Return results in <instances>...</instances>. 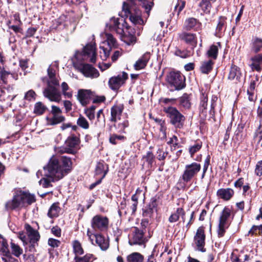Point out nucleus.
Segmentation results:
<instances>
[{"instance_id": "1", "label": "nucleus", "mask_w": 262, "mask_h": 262, "mask_svg": "<svg viewBox=\"0 0 262 262\" xmlns=\"http://www.w3.org/2000/svg\"><path fill=\"white\" fill-rule=\"evenodd\" d=\"M72 163L70 158L61 157L58 159L53 156L51 158L48 164L43 167V176L50 178L52 181H58L71 170Z\"/></svg>"}, {"instance_id": "2", "label": "nucleus", "mask_w": 262, "mask_h": 262, "mask_svg": "<svg viewBox=\"0 0 262 262\" xmlns=\"http://www.w3.org/2000/svg\"><path fill=\"white\" fill-rule=\"evenodd\" d=\"M57 69L58 63L56 62L49 67L47 70L48 77L42 78V81L47 79V88L43 91V95L50 101L59 102L61 99V94L56 88L59 85V81L56 77Z\"/></svg>"}, {"instance_id": "3", "label": "nucleus", "mask_w": 262, "mask_h": 262, "mask_svg": "<svg viewBox=\"0 0 262 262\" xmlns=\"http://www.w3.org/2000/svg\"><path fill=\"white\" fill-rule=\"evenodd\" d=\"M35 201L34 195L20 191L15 195L12 200L6 203V208L8 210H12L21 208L26 204L30 205Z\"/></svg>"}, {"instance_id": "4", "label": "nucleus", "mask_w": 262, "mask_h": 262, "mask_svg": "<svg viewBox=\"0 0 262 262\" xmlns=\"http://www.w3.org/2000/svg\"><path fill=\"white\" fill-rule=\"evenodd\" d=\"M163 111L170 119V122L172 124L177 128L183 127L185 118L177 108L172 106L164 107Z\"/></svg>"}, {"instance_id": "5", "label": "nucleus", "mask_w": 262, "mask_h": 262, "mask_svg": "<svg viewBox=\"0 0 262 262\" xmlns=\"http://www.w3.org/2000/svg\"><path fill=\"white\" fill-rule=\"evenodd\" d=\"M106 40L102 41L100 45V56L102 60H105L110 56V53L112 48L117 46V40L110 33H105Z\"/></svg>"}, {"instance_id": "6", "label": "nucleus", "mask_w": 262, "mask_h": 262, "mask_svg": "<svg viewBox=\"0 0 262 262\" xmlns=\"http://www.w3.org/2000/svg\"><path fill=\"white\" fill-rule=\"evenodd\" d=\"M201 169V164L196 162H192L191 164L186 165L181 177L182 181L184 183L190 182L197 176Z\"/></svg>"}, {"instance_id": "7", "label": "nucleus", "mask_w": 262, "mask_h": 262, "mask_svg": "<svg viewBox=\"0 0 262 262\" xmlns=\"http://www.w3.org/2000/svg\"><path fill=\"white\" fill-rule=\"evenodd\" d=\"M123 11L126 16L129 17V19L134 24H140L143 21L141 18V13L139 9L135 5H129L127 3H123Z\"/></svg>"}, {"instance_id": "8", "label": "nucleus", "mask_w": 262, "mask_h": 262, "mask_svg": "<svg viewBox=\"0 0 262 262\" xmlns=\"http://www.w3.org/2000/svg\"><path fill=\"white\" fill-rule=\"evenodd\" d=\"M168 83L176 90H179L185 86V77L179 72H171L167 77Z\"/></svg>"}, {"instance_id": "9", "label": "nucleus", "mask_w": 262, "mask_h": 262, "mask_svg": "<svg viewBox=\"0 0 262 262\" xmlns=\"http://www.w3.org/2000/svg\"><path fill=\"white\" fill-rule=\"evenodd\" d=\"M231 215L230 209L225 207L223 210L219 219L217 233L219 237L224 236L226 229L228 227L229 224L228 219Z\"/></svg>"}, {"instance_id": "10", "label": "nucleus", "mask_w": 262, "mask_h": 262, "mask_svg": "<svg viewBox=\"0 0 262 262\" xmlns=\"http://www.w3.org/2000/svg\"><path fill=\"white\" fill-rule=\"evenodd\" d=\"M74 66L78 71L81 72L86 77L93 79L96 78L99 76L98 70L89 64H75Z\"/></svg>"}, {"instance_id": "11", "label": "nucleus", "mask_w": 262, "mask_h": 262, "mask_svg": "<svg viewBox=\"0 0 262 262\" xmlns=\"http://www.w3.org/2000/svg\"><path fill=\"white\" fill-rule=\"evenodd\" d=\"M108 218L101 215L94 216L91 221L92 227L96 231L106 230L108 227Z\"/></svg>"}, {"instance_id": "12", "label": "nucleus", "mask_w": 262, "mask_h": 262, "mask_svg": "<svg viewBox=\"0 0 262 262\" xmlns=\"http://www.w3.org/2000/svg\"><path fill=\"white\" fill-rule=\"evenodd\" d=\"M128 78V74L122 72L117 76L112 77L108 80V85L113 90H118Z\"/></svg>"}, {"instance_id": "13", "label": "nucleus", "mask_w": 262, "mask_h": 262, "mask_svg": "<svg viewBox=\"0 0 262 262\" xmlns=\"http://www.w3.org/2000/svg\"><path fill=\"white\" fill-rule=\"evenodd\" d=\"M25 229L27 231L28 240L29 239V242L31 244L29 250L31 252H33L35 251V246L36 245H37V242L40 238L39 234L37 230L33 229L31 226L28 224L25 225Z\"/></svg>"}, {"instance_id": "14", "label": "nucleus", "mask_w": 262, "mask_h": 262, "mask_svg": "<svg viewBox=\"0 0 262 262\" xmlns=\"http://www.w3.org/2000/svg\"><path fill=\"white\" fill-rule=\"evenodd\" d=\"M205 234L204 227H200L196 232L194 237V242L197 247L198 250L201 252H205L204 246L205 244Z\"/></svg>"}, {"instance_id": "15", "label": "nucleus", "mask_w": 262, "mask_h": 262, "mask_svg": "<svg viewBox=\"0 0 262 262\" xmlns=\"http://www.w3.org/2000/svg\"><path fill=\"white\" fill-rule=\"evenodd\" d=\"M79 143V139L74 136L69 137L66 141L64 152L69 154H74Z\"/></svg>"}, {"instance_id": "16", "label": "nucleus", "mask_w": 262, "mask_h": 262, "mask_svg": "<svg viewBox=\"0 0 262 262\" xmlns=\"http://www.w3.org/2000/svg\"><path fill=\"white\" fill-rule=\"evenodd\" d=\"M202 24L196 19L191 17L186 19L184 29L187 31H200L201 29Z\"/></svg>"}, {"instance_id": "17", "label": "nucleus", "mask_w": 262, "mask_h": 262, "mask_svg": "<svg viewBox=\"0 0 262 262\" xmlns=\"http://www.w3.org/2000/svg\"><path fill=\"white\" fill-rule=\"evenodd\" d=\"M145 239L143 236V232L137 228H133L132 237L129 240V244L132 245H141L144 243Z\"/></svg>"}, {"instance_id": "18", "label": "nucleus", "mask_w": 262, "mask_h": 262, "mask_svg": "<svg viewBox=\"0 0 262 262\" xmlns=\"http://www.w3.org/2000/svg\"><path fill=\"white\" fill-rule=\"evenodd\" d=\"M180 40L184 41L187 44L195 46L197 43V38L195 34L182 32L178 34Z\"/></svg>"}, {"instance_id": "19", "label": "nucleus", "mask_w": 262, "mask_h": 262, "mask_svg": "<svg viewBox=\"0 0 262 262\" xmlns=\"http://www.w3.org/2000/svg\"><path fill=\"white\" fill-rule=\"evenodd\" d=\"M123 110L124 106L122 104L113 105L111 108L110 121L112 122H116L120 120Z\"/></svg>"}, {"instance_id": "20", "label": "nucleus", "mask_w": 262, "mask_h": 262, "mask_svg": "<svg viewBox=\"0 0 262 262\" xmlns=\"http://www.w3.org/2000/svg\"><path fill=\"white\" fill-rule=\"evenodd\" d=\"M106 27L111 30L115 31L119 34H122L124 32L123 25L119 22L118 18H111L109 23L107 24Z\"/></svg>"}, {"instance_id": "21", "label": "nucleus", "mask_w": 262, "mask_h": 262, "mask_svg": "<svg viewBox=\"0 0 262 262\" xmlns=\"http://www.w3.org/2000/svg\"><path fill=\"white\" fill-rule=\"evenodd\" d=\"M16 96V94L12 88H4L1 91L0 99L3 101H12Z\"/></svg>"}, {"instance_id": "22", "label": "nucleus", "mask_w": 262, "mask_h": 262, "mask_svg": "<svg viewBox=\"0 0 262 262\" xmlns=\"http://www.w3.org/2000/svg\"><path fill=\"white\" fill-rule=\"evenodd\" d=\"M241 76L240 69L235 65H232L229 72L228 79L236 83L240 81Z\"/></svg>"}, {"instance_id": "23", "label": "nucleus", "mask_w": 262, "mask_h": 262, "mask_svg": "<svg viewBox=\"0 0 262 262\" xmlns=\"http://www.w3.org/2000/svg\"><path fill=\"white\" fill-rule=\"evenodd\" d=\"M83 55L90 57V61L95 63L96 61V53L94 45L88 44L83 48Z\"/></svg>"}, {"instance_id": "24", "label": "nucleus", "mask_w": 262, "mask_h": 262, "mask_svg": "<svg viewBox=\"0 0 262 262\" xmlns=\"http://www.w3.org/2000/svg\"><path fill=\"white\" fill-rule=\"evenodd\" d=\"M180 217L183 222L184 223L185 222V212L181 207L178 208L174 212L171 213L168 218V221L171 223H175L179 220Z\"/></svg>"}, {"instance_id": "25", "label": "nucleus", "mask_w": 262, "mask_h": 262, "mask_svg": "<svg viewBox=\"0 0 262 262\" xmlns=\"http://www.w3.org/2000/svg\"><path fill=\"white\" fill-rule=\"evenodd\" d=\"M150 59L149 53H144L134 64V67L136 70H140L144 69L147 65Z\"/></svg>"}, {"instance_id": "26", "label": "nucleus", "mask_w": 262, "mask_h": 262, "mask_svg": "<svg viewBox=\"0 0 262 262\" xmlns=\"http://www.w3.org/2000/svg\"><path fill=\"white\" fill-rule=\"evenodd\" d=\"M91 92L88 90H79L78 92V99L82 105L87 104L91 97Z\"/></svg>"}, {"instance_id": "27", "label": "nucleus", "mask_w": 262, "mask_h": 262, "mask_svg": "<svg viewBox=\"0 0 262 262\" xmlns=\"http://www.w3.org/2000/svg\"><path fill=\"white\" fill-rule=\"evenodd\" d=\"M217 195L220 198L225 200H229L234 194V191L233 189L228 188H221L217 191Z\"/></svg>"}, {"instance_id": "28", "label": "nucleus", "mask_w": 262, "mask_h": 262, "mask_svg": "<svg viewBox=\"0 0 262 262\" xmlns=\"http://www.w3.org/2000/svg\"><path fill=\"white\" fill-rule=\"evenodd\" d=\"M252 63L250 67L253 71L260 72L262 70V54H258L251 58Z\"/></svg>"}, {"instance_id": "29", "label": "nucleus", "mask_w": 262, "mask_h": 262, "mask_svg": "<svg viewBox=\"0 0 262 262\" xmlns=\"http://www.w3.org/2000/svg\"><path fill=\"white\" fill-rule=\"evenodd\" d=\"M179 102L180 107L185 110H188L191 107L190 96L186 93L179 98Z\"/></svg>"}, {"instance_id": "30", "label": "nucleus", "mask_w": 262, "mask_h": 262, "mask_svg": "<svg viewBox=\"0 0 262 262\" xmlns=\"http://www.w3.org/2000/svg\"><path fill=\"white\" fill-rule=\"evenodd\" d=\"M226 17L225 16H220L216 28L215 35L217 37H220L223 32L226 29Z\"/></svg>"}, {"instance_id": "31", "label": "nucleus", "mask_w": 262, "mask_h": 262, "mask_svg": "<svg viewBox=\"0 0 262 262\" xmlns=\"http://www.w3.org/2000/svg\"><path fill=\"white\" fill-rule=\"evenodd\" d=\"M95 239L97 244L100 247L102 250H106L109 246L108 242L107 239H105L101 234H96L95 236Z\"/></svg>"}, {"instance_id": "32", "label": "nucleus", "mask_w": 262, "mask_h": 262, "mask_svg": "<svg viewBox=\"0 0 262 262\" xmlns=\"http://www.w3.org/2000/svg\"><path fill=\"white\" fill-rule=\"evenodd\" d=\"M0 253L3 257H5L10 254L7 240L1 235H0Z\"/></svg>"}, {"instance_id": "33", "label": "nucleus", "mask_w": 262, "mask_h": 262, "mask_svg": "<svg viewBox=\"0 0 262 262\" xmlns=\"http://www.w3.org/2000/svg\"><path fill=\"white\" fill-rule=\"evenodd\" d=\"M144 256L138 252H133L126 257V262H143Z\"/></svg>"}, {"instance_id": "34", "label": "nucleus", "mask_w": 262, "mask_h": 262, "mask_svg": "<svg viewBox=\"0 0 262 262\" xmlns=\"http://www.w3.org/2000/svg\"><path fill=\"white\" fill-rule=\"evenodd\" d=\"M60 211V208L59 207V203H54L50 207L48 213V215L51 218L57 217L58 216Z\"/></svg>"}, {"instance_id": "35", "label": "nucleus", "mask_w": 262, "mask_h": 262, "mask_svg": "<svg viewBox=\"0 0 262 262\" xmlns=\"http://www.w3.org/2000/svg\"><path fill=\"white\" fill-rule=\"evenodd\" d=\"M213 62L211 60L202 62L200 70L204 74H208L212 69Z\"/></svg>"}, {"instance_id": "36", "label": "nucleus", "mask_w": 262, "mask_h": 262, "mask_svg": "<svg viewBox=\"0 0 262 262\" xmlns=\"http://www.w3.org/2000/svg\"><path fill=\"white\" fill-rule=\"evenodd\" d=\"M47 110V106L41 102H37L34 105V113L38 115L43 114Z\"/></svg>"}, {"instance_id": "37", "label": "nucleus", "mask_w": 262, "mask_h": 262, "mask_svg": "<svg viewBox=\"0 0 262 262\" xmlns=\"http://www.w3.org/2000/svg\"><path fill=\"white\" fill-rule=\"evenodd\" d=\"M94 255L92 254H86L83 256H75V262H93L95 259Z\"/></svg>"}, {"instance_id": "38", "label": "nucleus", "mask_w": 262, "mask_h": 262, "mask_svg": "<svg viewBox=\"0 0 262 262\" xmlns=\"http://www.w3.org/2000/svg\"><path fill=\"white\" fill-rule=\"evenodd\" d=\"M73 251L76 256L81 255L83 253V249L81 243L77 240H75L72 243Z\"/></svg>"}, {"instance_id": "39", "label": "nucleus", "mask_w": 262, "mask_h": 262, "mask_svg": "<svg viewBox=\"0 0 262 262\" xmlns=\"http://www.w3.org/2000/svg\"><path fill=\"white\" fill-rule=\"evenodd\" d=\"M200 110L202 113L206 110L207 106L208 101V95L206 93L202 92L201 98H200Z\"/></svg>"}, {"instance_id": "40", "label": "nucleus", "mask_w": 262, "mask_h": 262, "mask_svg": "<svg viewBox=\"0 0 262 262\" xmlns=\"http://www.w3.org/2000/svg\"><path fill=\"white\" fill-rule=\"evenodd\" d=\"M65 118L61 114L53 115V117L49 119L48 123L50 125H55L63 122Z\"/></svg>"}, {"instance_id": "41", "label": "nucleus", "mask_w": 262, "mask_h": 262, "mask_svg": "<svg viewBox=\"0 0 262 262\" xmlns=\"http://www.w3.org/2000/svg\"><path fill=\"white\" fill-rule=\"evenodd\" d=\"M11 252L16 257H19L23 252V250L20 247L13 242H11Z\"/></svg>"}, {"instance_id": "42", "label": "nucleus", "mask_w": 262, "mask_h": 262, "mask_svg": "<svg viewBox=\"0 0 262 262\" xmlns=\"http://www.w3.org/2000/svg\"><path fill=\"white\" fill-rule=\"evenodd\" d=\"M156 203L155 201L151 202L148 205V208L143 212V215L147 217H151L154 213V210L156 208Z\"/></svg>"}, {"instance_id": "43", "label": "nucleus", "mask_w": 262, "mask_h": 262, "mask_svg": "<svg viewBox=\"0 0 262 262\" xmlns=\"http://www.w3.org/2000/svg\"><path fill=\"white\" fill-rule=\"evenodd\" d=\"M78 126L84 129H88L89 128V123L87 120L81 115H80L77 120Z\"/></svg>"}, {"instance_id": "44", "label": "nucleus", "mask_w": 262, "mask_h": 262, "mask_svg": "<svg viewBox=\"0 0 262 262\" xmlns=\"http://www.w3.org/2000/svg\"><path fill=\"white\" fill-rule=\"evenodd\" d=\"M218 50L217 46L212 45L207 51V54L209 57L215 59L217 56Z\"/></svg>"}, {"instance_id": "45", "label": "nucleus", "mask_w": 262, "mask_h": 262, "mask_svg": "<svg viewBox=\"0 0 262 262\" xmlns=\"http://www.w3.org/2000/svg\"><path fill=\"white\" fill-rule=\"evenodd\" d=\"M10 76L13 77V75L4 69L1 70L0 72V78L1 80L3 83L7 84L8 82V79Z\"/></svg>"}, {"instance_id": "46", "label": "nucleus", "mask_w": 262, "mask_h": 262, "mask_svg": "<svg viewBox=\"0 0 262 262\" xmlns=\"http://www.w3.org/2000/svg\"><path fill=\"white\" fill-rule=\"evenodd\" d=\"M61 87L62 94L65 97L70 98L72 97V92H68V91L69 90V86L66 82H63L61 83Z\"/></svg>"}, {"instance_id": "47", "label": "nucleus", "mask_w": 262, "mask_h": 262, "mask_svg": "<svg viewBox=\"0 0 262 262\" xmlns=\"http://www.w3.org/2000/svg\"><path fill=\"white\" fill-rule=\"evenodd\" d=\"M96 174H102L101 179H103L106 174V170H105L104 165L102 163L99 162L97 163L95 170Z\"/></svg>"}, {"instance_id": "48", "label": "nucleus", "mask_w": 262, "mask_h": 262, "mask_svg": "<svg viewBox=\"0 0 262 262\" xmlns=\"http://www.w3.org/2000/svg\"><path fill=\"white\" fill-rule=\"evenodd\" d=\"M199 6L200 8H201L204 12H209L211 8V5L209 2H208L207 0H201Z\"/></svg>"}, {"instance_id": "49", "label": "nucleus", "mask_w": 262, "mask_h": 262, "mask_svg": "<svg viewBox=\"0 0 262 262\" xmlns=\"http://www.w3.org/2000/svg\"><path fill=\"white\" fill-rule=\"evenodd\" d=\"M125 139V137L123 136L117 135L116 134H112L110 137L109 141L111 143L115 145L118 143L117 141H118V140L123 141Z\"/></svg>"}, {"instance_id": "50", "label": "nucleus", "mask_w": 262, "mask_h": 262, "mask_svg": "<svg viewBox=\"0 0 262 262\" xmlns=\"http://www.w3.org/2000/svg\"><path fill=\"white\" fill-rule=\"evenodd\" d=\"M262 235V225L259 226H253L249 231V234H257Z\"/></svg>"}, {"instance_id": "51", "label": "nucleus", "mask_w": 262, "mask_h": 262, "mask_svg": "<svg viewBox=\"0 0 262 262\" xmlns=\"http://www.w3.org/2000/svg\"><path fill=\"white\" fill-rule=\"evenodd\" d=\"M262 48V40L259 38H256L253 42V50L255 53L260 51Z\"/></svg>"}, {"instance_id": "52", "label": "nucleus", "mask_w": 262, "mask_h": 262, "mask_svg": "<svg viewBox=\"0 0 262 262\" xmlns=\"http://www.w3.org/2000/svg\"><path fill=\"white\" fill-rule=\"evenodd\" d=\"M202 147V143H197L195 144L194 145L191 146L189 148V151L190 152V154L191 155V157H193L194 154L199 151Z\"/></svg>"}, {"instance_id": "53", "label": "nucleus", "mask_w": 262, "mask_h": 262, "mask_svg": "<svg viewBox=\"0 0 262 262\" xmlns=\"http://www.w3.org/2000/svg\"><path fill=\"white\" fill-rule=\"evenodd\" d=\"M254 138L257 139L258 142H260L262 140V125L261 123L255 131Z\"/></svg>"}, {"instance_id": "54", "label": "nucleus", "mask_w": 262, "mask_h": 262, "mask_svg": "<svg viewBox=\"0 0 262 262\" xmlns=\"http://www.w3.org/2000/svg\"><path fill=\"white\" fill-rule=\"evenodd\" d=\"M36 94L35 92L32 90L28 91L25 94L24 98L27 100L31 101L34 100Z\"/></svg>"}, {"instance_id": "55", "label": "nucleus", "mask_w": 262, "mask_h": 262, "mask_svg": "<svg viewBox=\"0 0 262 262\" xmlns=\"http://www.w3.org/2000/svg\"><path fill=\"white\" fill-rule=\"evenodd\" d=\"M51 181H52L50 178L45 177L39 181V183L43 187L47 188L50 186V183Z\"/></svg>"}, {"instance_id": "56", "label": "nucleus", "mask_w": 262, "mask_h": 262, "mask_svg": "<svg viewBox=\"0 0 262 262\" xmlns=\"http://www.w3.org/2000/svg\"><path fill=\"white\" fill-rule=\"evenodd\" d=\"M175 55L181 58H186L189 56V53L186 51H181L177 49L175 51Z\"/></svg>"}, {"instance_id": "57", "label": "nucleus", "mask_w": 262, "mask_h": 262, "mask_svg": "<svg viewBox=\"0 0 262 262\" xmlns=\"http://www.w3.org/2000/svg\"><path fill=\"white\" fill-rule=\"evenodd\" d=\"M185 3L184 1H180L178 2L177 4L175 6V11H177L178 15L181 12V11L184 8Z\"/></svg>"}, {"instance_id": "58", "label": "nucleus", "mask_w": 262, "mask_h": 262, "mask_svg": "<svg viewBox=\"0 0 262 262\" xmlns=\"http://www.w3.org/2000/svg\"><path fill=\"white\" fill-rule=\"evenodd\" d=\"M60 243L59 240L54 238H50L48 240V244L53 248L59 247Z\"/></svg>"}, {"instance_id": "59", "label": "nucleus", "mask_w": 262, "mask_h": 262, "mask_svg": "<svg viewBox=\"0 0 262 262\" xmlns=\"http://www.w3.org/2000/svg\"><path fill=\"white\" fill-rule=\"evenodd\" d=\"M255 172L257 176H260L262 175V160L257 163Z\"/></svg>"}, {"instance_id": "60", "label": "nucleus", "mask_w": 262, "mask_h": 262, "mask_svg": "<svg viewBox=\"0 0 262 262\" xmlns=\"http://www.w3.org/2000/svg\"><path fill=\"white\" fill-rule=\"evenodd\" d=\"M159 125H160V130L162 133L163 137L165 138L166 136L165 122L164 120H159Z\"/></svg>"}, {"instance_id": "61", "label": "nucleus", "mask_w": 262, "mask_h": 262, "mask_svg": "<svg viewBox=\"0 0 262 262\" xmlns=\"http://www.w3.org/2000/svg\"><path fill=\"white\" fill-rule=\"evenodd\" d=\"M2 260L4 262H18V260L13 257L11 254L2 257Z\"/></svg>"}, {"instance_id": "62", "label": "nucleus", "mask_w": 262, "mask_h": 262, "mask_svg": "<svg viewBox=\"0 0 262 262\" xmlns=\"http://www.w3.org/2000/svg\"><path fill=\"white\" fill-rule=\"evenodd\" d=\"M18 237L23 242L24 245H26L28 243V238L26 237L25 233L23 232H19L18 233Z\"/></svg>"}, {"instance_id": "63", "label": "nucleus", "mask_w": 262, "mask_h": 262, "mask_svg": "<svg viewBox=\"0 0 262 262\" xmlns=\"http://www.w3.org/2000/svg\"><path fill=\"white\" fill-rule=\"evenodd\" d=\"M154 157L153 154L150 151H148L145 157V158L146 161L148 162L149 164L151 165L154 161Z\"/></svg>"}, {"instance_id": "64", "label": "nucleus", "mask_w": 262, "mask_h": 262, "mask_svg": "<svg viewBox=\"0 0 262 262\" xmlns=\"http://www.w3.org/2000/svg\"><path fill=\"white\" fill-rule=\"evenodd\" d=\"M52 233L55 236L59 237L61 235V229L58 226L53 227L51 229Z\"/></svg>"}]
</instances>
